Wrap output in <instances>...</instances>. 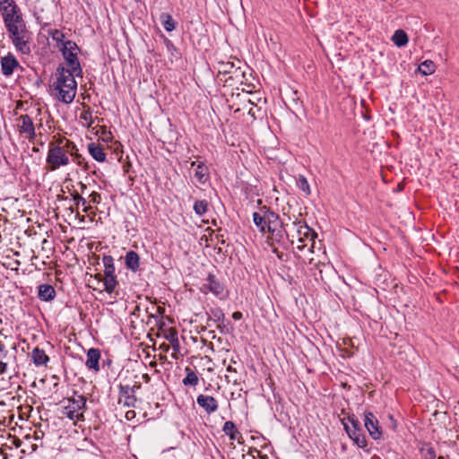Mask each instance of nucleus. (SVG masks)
Returning <instances> with one entry per match:
<instances>
[{"instance_id":"f257e3e1","label":"nucleus","mask_w":459,"mask_h":459,"mask_svg":"<svg viewBox=\"0 0 459 459\" xmlns=\"http://www.w3.org/2000/svg\"><path fill=\"white\" fill-rule=\"evenodd\" d=\"M75 74L69 72L65 66L59 65L56 72V81L52 84V89L56 91V98L65 104H70L74 101L76 90L77 82Z\"/></svg>"},{"instance_id":"f03ea898","label":"nucleus","mask_w":459,"mask_h":459,"mask_svg":"<svg viewBox=\"0 0 459 459\" xmlns=\"http://www.w3.org/2000/svg\"><path fill=\"white\" fill-rule=\"evenodd\" d=\"M5 28L15 49L22 55H30L31 52L30 41L32 34L27 29L25 22L22 21L18 23H12L5 26Z\"/></svg>"},{"instance_id":"7ed1b4c3","label":"nucleus","mask_w":459,"mask_h":459,"mask_svg":"<svg viewBox=\"0 0 459 459\" xmlns=\"http://www.w3.org/2000/svg\"><path fill=\"white\" fill-rule=\"evenodd\" d=\"M294 232L290 234L289 241L299 251L307 248V252L314 253L316 233L307 224L300 221L293 223Z\"/></svg>"},{"instance_id":"20e7f679","label":"nucleus","mask_w":459,"mask_h":459,"mask_svg":"<svg viewBox=\"0 0 459 459\" xmlns=\"http://www.w3.org/2000/svg\"><path fill=\"white\" fill-rule=\"evenodd\" d=\"M63 140H59V143L56 144L51 142L48 144V152L46 159L47 169L49 171H55L62 166H67L70 162L68 152L70 147L73 149L75 147L74 144L69 141H66L65 146H61Z\"/></svg>"},{"instance_id":"39448f33","label":"nucleus","mask_w":459,"mask_h":459,"mask_svg":"<svg viewBox=\"0 0 459 459\" xmlns=\"http://www.w3.org/2000/svg\"><path fill=\"white\" fill-rule=\"evenodd\" d=\"M217 78L225 85L235 87L238 83L243 82L245 73L233 62L220 61L217 64Z\"/></svg>"},{"instance_id":"423d86ee","label":"nucleus","mask_w":459,"mask_h":459,"mask_svg":"<svg viewBox=\"0 0 459 459\" xmlns=\"http://www.w3.org/2000/svg\"><path fill=\"white\" fill-rule=\"evenodd\" d=\"M58 49L62 53V56L65 61L66 69L76 74V76H82V68L78 59V54L80 48L77 44L72 40H66L62 46H57Z\"/></svg>"},{"instance_id":"0eeeda50","label":"nucleus","mask_w":459,"mask_h":459,"mask_svg":"<svg viewBox=\"0 0 459 459\" xmlns=\"http://www.w3.org/2000/svg\"><path fill=\"white\" fill-rule=\"evenodd\" d=\"M342 422L350 438H351L359 447H365L367 446L366 437L363 434L360 422L357 417L354 414H349L342 420Z\"/></svg>"},{"instance_id":"6e6552de","label":"nucleus","mask_w":459,"mask_h":459,"mask_svg":"<svg viewBox=\"0 0 459 459\" xmlns=\"http://www.w3.org/2000/svg\"><path fill=\"white\" fill-rule=\"evenodd\" d=\"M86 402L85 396L75 394L67 400V404L63 408V414L71 420H83Z\"/></svg>"},{"instance_id":"1a4fd4ad","label":"nucleus","mask_w":459,"mask_h":459,"mask_svg":"<svg viewBox=\"0 0 459 459\" xmlns=\"http://www.w3.org/2000/svg\"><path fill=\"white\" fill-rule=\"evenodd\" d=\"M278 217L276 212L264 206L253 213V221L261 232H267L270 227L275 229L278 225Z\"/></svg>"},{"instance_id":"9d476101","label":"nucleus","mask_w":459,"mask_h":459,"mask_svg":"<svg viewBox=\"0 0 459 459\" xmlns=\"http://www.w3.org/2000/svg\"><path fill=\"white\" fill-rule=\"evenodd\" d=\"M0 12L4 26L24 21L22 11L14 0H2L0 2Z\"/></svg>"},{"instance_id":"9b49d317","label":"nucleus","mask_w":459,"mask_h":459,"mask_svg":"<svg viewBox=\"0 0 459 459\" xmlns=\"http://www.w3.org/2000/svg\"><path fill=\"white\" fill-rule=\"evenodd\" d=\"M137 398L134 387L128 385H118V404L127 408H134L136 406Z\"/></svg>"},{"instance_id":"f8f14e48","label":"nucleus","mask_w":459,"mask_h":459,"mask_svg":"<svg viewBox=\"0 0 459 459\" xmlns=\"http://www.w3.org/2000/svg\"><path fill=\"white\" fill-rule=\"evenodd\" d=\"M364 426L373 439H379L382 437V429L376 415L371 411L364 413Z\"/></svg>"},{"instance_id":"ddd939ff","label":"nucleus","mask_w":459,"mask_h":459,"mask_svg":"<svg viewBox=\"0 0 459 459\" xmlns=\"http://www.w3.org/2000/svg\"><path fill=\"white\" fill-rule=\"evenodd\" d=\"M18 130L21 134H26L29 141H32L36 137L35 127L32 118L25 114L21 115L18 118Z\"/></svg>"},{"instance_id":"4468645a","label":"nucleus","mask_w":459,"mask_h":459,"mask_svg":"<svg viewBox=\"0 0 459 459\" xmlns=\"http://www.w3.org/2000/svg\"><path fill=\"white\" fill-rule=\"evenodd\" d=\"M0 63L1 71L4 76L12 75L14 70L20 67L18 60L12 53H8L6 56H2L0 59Z\"/></svg>"},{"instance_id":"2eb2a0df","label":"nucleus","mask_w":459,"mask_h":459,"mask_svg":"<svg viewBox=\"0 0 459 459\" xmlns=\"http://www.w3.org/2000/svg\"><path fill=\"white\" fill-rule=\"evenodd\" d=\"M271 234L270 239L272 242L284 245L285 239H290L289 233L283 229L280 217H278V225L274 228H271L267 230Z\"/></svg>"},{"instance_id":"dca6fc26","label":"nucleus","mask_w":459,"mask_h":459,"mask_svg":"<svg viewBox=\"0 0 459 459\" xmlns=\"http://www.w3.org/2000/svg\"><path fill=\"white\" fill-rule=\"evenodd\" d=\"M202 290L204 292L208 290L215 296H219L224 291V286L214 274L209 273L206 278V282L203 285Z\"/></svg>"},{"instance_id":"f3484780","label":"nucleus","mask_w":459,"mask_h":459,"mask_svg":"<svg viewBox=\"0 0 459 459\" xmlns=\"http://www.w3.org/2000/svg\"><path fill=\"white\" fill-rule=\"evenodd\" d=\"M196 403L208 414L215 412L219 407L217 400L210 395L199 394Z\"/></svg>"},{"instance_id":"a211bd4d","label":"nucleus","mask_w":459,"mask_h":459,"mask_svg":"<svg viewBox=\"0 0 459 459\" xmlns=\"http://www.w3.org/2000/svg\"><path fill=\"white\" fill-rule=\"evenodd\" d=\"M208 316V321H213L218 323V328L221 333H226L225 325H223L225 321V315L221 307H212L209 311L206 312Z\"/></svg>"},{"instance_id":"6ab92c4d","label":"nucleus","mask_w":459,"mask_h":459,"mask_svg":"<svg viewBox=\"0 0 459 459\" xmlns=\"http://www.w3.org/2000/svg\"><path fill=\"white\" fill-rule=\"evenodd\" d=\"M195 166H196L195 170V178L200 184H205L210 178V172L208 167L204 162H191V167Z\"/></svg>"},{"instance_id":"aec40b11","label":"nucleus","mask_w":459,"mask_h":459,"mask_svg":"<svg viewBox=\"0 0 459 459\" xmlns=\"http://www.w3.org/2000/svg\"><path fill=\"white\" fill-rule=\"evenodd\" d=\"M100 359V351L99 349L91 348L87 352V360L85 365L88 368L98 372L100 370L99 361Z\"/></svg>"},{"instance_id":"412c9836","label":"nucleus","mask_w":459,"mask_h":459,"mask_svg":"<svg viewBox=\"0 0 459 459\" xmlns=\"http://www.w3.org/2000/svg\"><path fill=\"white\" fill-rule=\"evenodd\" d=\"M125 264L128 270L136 273L140 267L139 255L134 251H129L125 256Z\"/></svg>"},{"instance_id":"4be33fe9","label":"nucleus","mask_w":459,"mask_h":459,"mask_svg":"<svg viewBox=\"0 0 459 459\" xmlns=\"http://www.w3.org/2000/svg\"><path fill=\"white\" fill-rule=\"evenodd\" d=\"M39 299L43 301H51L56 297L55 288L50 284H41L39 286Z\"/></svg>"},{"instance_id":"5701e85b","label":"nucleus","mask_w":459,"mask_h":459,"mask_svg":"<svg viewBox=\"0 0 459 459\" xmlns=\"http://www.w3.org/2000/svg\"><path fill=\"white\" fill-rule=\"evenodd\" d=\"M31 359L37 367L45 366L48 360V356L39 347H35L31 351Z\"/></svg>"},{"instance_id":"b1692460","label":"nucleus","mask_w":459,"mask_h":459,"mask_svg":"<svg viewBox=\"0 0 459 459\" xmlns=\"http://www.w3.org/2000/svg\"><path fill=\"white\" fill-rule=\"evenodd\" d=\"M11 359L9 351L6 349L4 343L0 342V374L7 372V365Z\"/></svg>"},{"instance_id":"393cba45","label":"nucleus","mask_w":459,"mask_h":459,"mask_svg":"<svg viewBox=\"0 0 459 459\" xmlns=\"http://www.w3.org/2000/svg\"><path fill=\"white\" fill-rule=\"evenodd\" d=\"M90 154L94 160L100 162H103L106 160V154L103 148L95 143H91L88 145Z\"/></svg>"},{"instance_id":"a878e982","label":"nucleus","mask_w":459,"mask_h":459,"mask_svg":"<svg viewBox=\"0 0 459 459\" xmlns=\"http://www.w3.org/2000/svg\"><path fill=\"white\" fill-rule=\"evenodd\" d=\"M185 371L186 376L182 380L183 385L186 386H196L199 383L196 373L189 367H186Z\"/></svg>"},{"instance_id":"bb28decb","label":"nucleus","mask_w":459,"mask_h":459,"mask_svg":"<svg viewBox=\"0 0 459 459\" xmlns=\"http://www.w3.org/2000/svg\"><path fill=\"white\" fill-rule=\"evenodd\" d=\"M392 40L394 44L399 48L404 47L408 43V35L403 30H397L394 31Z\"/></svg>"},{"instance_id":"cd10ccee","label":"nucleus","mask_w":459,"mask_h":459,"mask_svg":"<svg viewBox=\"0 0 459 459\" xmlns=\"http://www.w3.org/2000/svg\"><path fill=\"white\" fill-rule=\"evenodd\" d=\"M105 276L116 275L114 258L111 255H104L102 258Z\"/></svg>"},{"instance_id":"c85d7f7f","label":"nucleus","mask_w":459,"mask_h":459,"mask_svg":"<svg viewBox=\"0 0 459 459\" xmlns=\"http://www.w3.org/2000/svg\"><path fill=\"white\" fill-rule=\"evenodd\" d=\"M160 20L167 31L170 32L176 29V22L169 13H161L160 16Z\"/></svg>"},{"instance_id":"c756f323","label":"nucleus","mask_w":459,"mask_h":459,"mask_svg":"<svg viewBox=\"0 0 459 459\" xmlns=\"http://www.w3.org/2000/svg\"><path fill=\"white\" fill-rule=\"evenodd\" d=\"M223 432L230 437V439H237L240 435L239 431L237 429L235 424L232 421H226L223 425L222 429Z\"/></svg>"},{"instance_id":"7c9ffc66","label":"nucleus","mask_w":459,"mask_h":459,"mask_svg":"<svg viewBox=\"0 0 459 459\" xmlns=\"http://www.w3.org/2000/svg\"><path fill=\"white\" fill-rule=\"evenodd\" d=\"M165 338L168 342H169L175 351L179 349L178 332L175 328H169L165 333Z\"/></svg>"},{"instance_id":"2f4dec72","label":"nucleus","mask_w":459,"mask_h":459,"mask_svg":"<svg viewBox=\"0 0 459 459\" xmlns=\"http://www.w3.org/2000/svg\"><path fill=\"white\" fill-rule=\"evenodd\" d=\"M418 70L423 75L432 74L436 70V65L431 60H425L419 65Z\"/></svg>"},{"instance_id":"473e14b6","label":"nucleus","mask_w":459,"mask_h":459,"mask_svg":"<svg viewBox=\"0 0 459 459\" xmlns=\"http://www.w3.org/2000/svg\"><path fill=\"white\" fill-rule=\"evenodd\" d=\"M117 285V276L116 275H112V276H105V281H104V290L108 293V294H111L114 292L116 287Z\"/></svg>"},{"instance_id":"72a5a7b5","label":"nucleus","mask_w":459,"mask_h":459,"mask_svg":"<svg viewBox=\"0 0 459 459\" xmlns=\"http://www.w3.org/2000/svg\"><path fill=\"white\" fill-rule=\"evenodd\" d=\"M227 374L225 375L226 381L228 383H231L233 385H238L239 384V376L238 375L236 369L231 366L229 365L227 367Z\"/></svg>"},{"instance_id":"f704fd0d","label":"nucleus","mask_w":459,"mask_h":459,"mask_svg":"<svg viewBox=\"0 0 459 459\" xmlns=\"http://www.w3.org/2000/svg\"><path fill=\"white\" fill-rule=\"evenodd\" d=\"M72 198L74 202V204L76 208L79 207V205L83 206L82 212H87L89 210V206H86V200L83 198L77 191H74L71 193Z\"/></svg>"},{"instance_id":"c9c22d12","label":"nucleus","mask_w":459,"mask_h":459,"mask_svg":"<svg viewBox=\"0 0 459 459\" xmlns=\"http://www.w3.org/2000/svg\"><path fill=\"white\" fill-rule=\"evenodd\" d=\"M208 203L205 200H197L194 204V211L198 215H204L207 212Z\"/></svg>"},{"instance_id":"e433bc0d","label":"nucleus","mask_w":459,"mask_h":459,"mask_svg":"<svg viewBox=\"0 0 459 459\" xmlns=\"http://www.w3.org/2000/svg\"><path fill=\"white\" fill-rule=\"evenodd\" d=\"M49 35L51 37V39L56 42V47L59 45V46H62L63 43H65L66 40H65V35L64 33L59 30H52L49 31Z\"/></svg>"},{"instance_id":"4c0bfd02","label":"nucleus","mask_w":459,"mask_h":459,"mask_svg":"<svg viewBox=\"0 0 459 459\" xmlns=\"http://www.w3.org/2000/svg\"><path fill=\"white\" fill-rule=\"evenodd\" d=\"M80 120L83 122V124L90 127L93 124L92 112L90 108L84 110L80 115Z\"/></svg>"},{"instance_id":"58836bf2","label":"nucleus","mask_w":459,"mask_h":459,"mask_svg":"<svg viewBox=\"0 0 459 459\" xmlns=\"http://www.w3.org/2000/svg\"><path fill=\"white\" fill-rule=\"evenodd\" d=\"M298 187L302 190L306 195L310 194V187L307 178L304 176L299 175L297 179Z\"/></svg>"},{"instance_id":"ea45409f","label":"nucleus","mask_w":459,"mask_h":459,"mask_svg":"<svg viewBox=\"0 0 459 459\" xmlns=\"http://www.w3.org/2000/svg\"><path fill=\"white\" fill-rule=\"evenodd\" d=\"M81 450L89 451L92 455L98 456L99 449L91 442L84 440Z\"/></svg>"},{"instance_id":"a19ab883","label":"nucleus","mask_w":459,"mask_h":459,"mask_svg":"<svg viewBox=\"0 0 459 459\" xmlns=\"http://www.w3.org/2000/svg\"><path fill=\"white\" fill-rule=\"evenodd\" d=\"M250 455H251L252 459H256L257 457L259 459H267L266 455H262L261 452L255 448L253 450H250Z\"/></svg>"},{"instance_id":"79ce46f5","label":"nucleus","mask_w":459,"mask_h":459,"mask_svg":"<svg viewBox=\"0 0 459 459\" xmlns=\"http://www.w3.org/2000/svg\"><path fill=\"white\" fill-rule=\"evenodd\" d=\"M90 200L91 203L93 204H100V201H101V196L99 193L97 192H92L90 195Z\"/></svg>"},{"instance_id":"37998d69","label":"nucleus","mask_w":459,"mask_h":459,"mask_svg":"<svg viewBox=\"0 0 459 459\" xmlns=\"http://www.w3.org/2000/svg\"><path fill=\"white\" fill-rule=\"evenodd\" d=\"M252 107L248 109V115L251 116L252 117L255 118L256 117V113L258 111H260V109L255 106V105H253L251 104Z\"/></svg>"},{"instance_id":"c03bdc74","label":"nucleus","mask_w":459,"mask_h":459,"mask_svg":"<svg viewBox=\"0 0 459 459\" xmlns=\"http://www.w3.org/2000/svg\"><path fill=\"white\" fill-rule=\"evenodd\" d=\"M388 420L390 421L388 427L393 429V430H395L396 429V427H397V423H396V420H394V416L389 414L388 415Z\"/></svg>"},{"instance_id":"a18cd8bd","label":"nucleus","mask_w":459,"mask_h":459,"mask_svg":"<svg viewBox=\"0 0 459 459\" xmlns=\"http://www.w3.org/2000/svg\"><path fill=\"white\" fill-rule=\"evenodd\" d=\"M79 166H83V160L84 159L82 158L81 155H75L74 157V160ZM88 169V166L87 164L85 163L84 164V169Z\"/></svg>"},{"instance_id":"49530a36","label":"nucleus","mask_w":459,"mask_h":459,"mask_svg":"<svg viewBox=\"0 0 459 459\" xmlns=\"http://www.w3.org/2000/svg\"><path fill=\"white\" fill-rule=\"evenodd\" d=\"M243 315L240 311H236L232 314V317L234 320H240L242 318Z\"/></svg>"},{"instance_id":"de8ad7c7","label":"nucleus","mask_w":459,"mask_h":459,"mask_svg":"<svg viewBox=\"0 0 459 459\" xmlns=\"http://www.w3.org/2000/svg\"><path fill=\"white\" fill-rule=\"evenodd\" d=\"M427 451H428V453H429V455H430V459H435L436 455H435L434 450H433L431 447L427 446Z\"/></svg>"},{"instance_id":"09e8293b","label":"nucleus","mask_w":459,"mask_h":459,"mask_svg":"<svg viewBox=\"0 0 459 459\" xmlns=\"http://www.w3.org/2000/svg\"><path fill=\"white\" fill-rule=\"evenodd\" d=\"M78 185L80 186V190H81L82 194H84L85 190L87 189V186L82 182H79Z\"/></svg>"},{"instance_id":"8fccbe9b","label":"nucleus","mask_w":459,"mask_h":459,"mask_svg":"<svg viewBox=\"0 0 459 459\" xmlns=\"http://www.w3.org/2000/svg\"><path fill=\"white\" fill-rule=\"evenodd\" d=\"M142 377L145 383H148L151 379V377L148 374H143Z\"/></svg>"},{"instance_id":"3c124183","label":"nucleus","mask_w":459,"mask_h":459,"mask_svg":"<svg viewBox=\"0 0 459 459\" xmlns=\"http://www.w3.org/2000/svg\"><path fill=\"white\" fill-rule=\"evenodd\" d=\"M132 414H134V411H127L126 412V418L129 419V417H132Z\"/></svg>"},{"instance_id":"603ef678","label":"nucleus","mask_w":459,"mask_h":459,"mask_svg":"<svg viewBox=\"0 0 459 459\" xmlns=\"http://www.w3.org/2000/svg\"><path fill=\"white\" fill-rule=\"evenodd\" d=\"M132 414H134V411H127L126 412V418L129 419V417H132Z\"/></svg>"},{"instance_id":"864d4df0","label":"nucleus","mask_w":459,"mask_h":459,"mask_svg":"<svg viewBox=\"0 0 459 459\" xmlns=\"http://www.w3.org/2000/svg\"><path fill=\"white\" fill-rule=\"evenodd\" d=\"M132 387H134V390L136 391L137 389L141 388V384H135L134 385H133Z\"/></svg>"},{"instance_id":"5fc2aeb1","label":"nucleus","mask_w":459,"mask_h":459,"mask_svg":"<svg viewBox=\"0 0 459 459\" xmlns=\"http://www.w3.org/2000/svg\"><path fill=\"white\" fill-rule=\"evenodd\" d=\"M320 278L323 280L322 270H319Z\"/></svg>"},{"instance_id":"6e6d98bb","label":"nucleus","mask_w":459,"mask_h":459,"mask_svg":"<svg viewBox=\"0 0 459 459\" xmlns=\"http://www.w3.org/2000/svg\"><path fill=\"white\" fill-rule=\"evenodd\" d=\"M33 151H34V152H38L39 150H38V148L34 147V148H33Z\"/></svg>"}]
</instances>
